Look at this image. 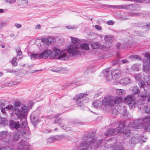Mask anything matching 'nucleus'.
<instances>
[{"instance_id": "nucleus-36", "label": "nucleus", "mask_w": 150, "mask_h": 150, "mask_svg": "<svg viewBox=\"0 0 150 150\" xmlns=\"http://www.w3.org/2000/svg\"><path fill=\"white\" fill-rule=\"evenodd\" d=\"M7 122L5 119L4 118L0 117V124L5 125Z\"/></svg>"}, {"instance_id": "nucleus-51", "label": "nucleus", "mask_w": 150, "mask_h": 150, "mask_svg": "<svg viewBox=\"0 0 150 150\" xmlns=\"http://www.w3.org/2000/svg\"><path fill=\"white\" fill-rule=\"evenodd\" d=\"M61 126L62 127V128L64 130H66L67 131L71 130L70 129L69 127H65L64 126L62 127V125H61Z\"/></svg>"}, {"instance_id": "nucleus-38", "label": "nucleus", "mask_w": 150, "mask_h": 150, "mask_svg": "<svg viewBox=\"0 0 150 150\" xmlns=\"http://www.w3.org/2000/svg\"><path fill=\"white\" fill-rule=\"evenodd\" d=\"M131 59H141L140 57L137 55H132L130 57Z\"/></svg>"}, {"instance_id": "nucleus-62", "label": "nucleus", "mask_w": 150, "mask_h": 150, "mask_svg": "<svg viewBox=\"0 0 150 150\" xmlns=\"http://www.w3.org/2000/svg\"><path fill=\"white\" fill-rule=\"evenodd\" d=\"M120 44L119 43H117V46L118 48H119L120 46Z\"/></svg>"}, {"instance_id": "nucleus-54", "label": "nucleus", "mask_w": 150, "mask_h": 150, "mask_svg": "<svg viewBox=\"0 0 150 150\" xmlns=\"http://www.w3.org/2000/svg\"><path fill=\"white\" fill-rule=\"evenodd\" d=\"M121 61L123 64L127 63L128 62V60L127 59H125L124 60H122Z\"/></svg>"}, {"instance_id": "nucleus-57", "label": "nucleus", "mask_w": 150, "mask_h": 150, "mask_svg": "<svg viewBox=\"0 0 150 150\" xmlns=\"http://www.w3.org/2000/svg\"><path fill=\"white\" fill-rule=\"evenodd\" d=\"M111 141L114 142L115 144H116L115 142H116V143H117V140L115 138H113L112 139Z\"/></svg>"}, {"instance_id": "nucleus-32", "label": "nucleus", "mask_w": 150, "mask_h": 150, "mask_svg": "<svg viewBox=\"0 0 150 150\" xmlns=\"http://www.w3.org/2000/svg\"><path fill=\"white\" fill-rule=\"evenodd\" d=\"M14 105L15 106L14 110L16 108H18V107H20L21 105V103L18 101H16L14 104Z\"/></svg>"}, {"instance_id": "nucleus-64", "label": "nucleus", "mask_w": 150, "mask_h": 150, "mask_svg": "<svg viewBox=\"0 0 150 150\" xmlns=\"http://www.w3.org/2000/svg\"><path fill=\"white\" fill-rule=\"evenodd\" d=\"M149 98L148 99V102H150V96L149 97Z\"/></svg>"}, {"instance_id": "nucleus-49", "label": "nucleus", "mask_w": 150, "mask_h": 150, "mask_svg": "<svg viewBox=\"0 0 150 150\" xmlns=\"http://www.w3.org/2000/svg\"><path fill=\"white\" fill-rule=\"evenodd\" d=\"M95 27L96 29L97 30H101L102 29L101 27H100L98 25H95Z\"/></svg>"}, {"instance_id": "nucleus-22", "label": "nucleus", "mask_w": 150, "mask_h": 150, "mask_svg": "<svg viewBox=\"0 0 150 150\" xmlns=\"http://www.w3.org/2000/svg\"><path fill=\"white\" fill-rule=\"evenodd\" d=\"M81 49L83 50H89V45L88 44L83 43L81 46L79 45Z\"/></svg>"}, {"instance_id": "nucleus-11", "label": "nucleus", "mask_w": 150, "mask_h": 150, "mask_svg": "<svg viewBox=\"0 0 150 150\" xmlns=\"http://www.w3.org/2000/svg\"><path fill=\"white\" fill-rule=\"evenodd\" d=\"M145 57L147 58L143 65L144 70L146 72L148 71L150 66V54L147 53L145 54Z\"/></svg>"}, {"instance_id": "nucleus-39", "label": "nucleus", "mask_w": 150, "mask_h": 150, "mask_svg": "<svg viewBox=\"0 0 150 150\" xmlns=\"http://www.w3.org/2000/svg\"><path fill=\"white\" fill-rule=\"evenodd\" d=\"M7 134V132L5 131H3L0 132V137H5Z\"/></svg>"}, {"instance_id": "nucleus-26", "label": "nucleus", "mask_w": 150, "mask_h": 150, "mask_svg": "<svg viewBox=\"0 0 150 150\" xmlns=\"http://www.w3.org/2000/svg\"><path fill=\"white\" fill-rule=\"evenodd\" d=\"M114 150H123V148L120 143H118L117 145L114 146Z\"/></svg>"}, {"instance_id": "nucleus-8", "label": "nucleus", "mask_w": 150, "mask_h": 150, "mask_svg": "<svg viewBox=\"0 0 150 150\" xmlns=\"http://www.w3.org/2000/svg\"><path fill=\"white\" fill-rule=\"evenodd\" d=\"M142 126H143V125H142V124L140 123V120L137 119L134 120L132 123L129 124L128 126H125L126 128H124V129H127L126 130H125L126 131V133L127 131H129L130 133V132L129 131V130H132L133 129H141L142 127Z\"/></svg>"}, {"instance_id": "nucleus-42", "label": "nucleus", "mask_w": 150, "mask_h": 150, "mask_svg": "<svg viewBox=\"0 0 150 150\" xmlns=\"http://www.w3.org/2000/svg\"><path fill=\"white\" fill-rule=\"evenodd\" d=\"M134 77L137 81H139L141 79V75L139 74L135 75Z\"/></svg>"}, {"instance_id": "nucleus-41", "label": "nucleus", "mask_w": 150, "mask_h": 150, "mask_svg": "<svg viewBox=\"0 0 150 150\" xmlns=\"http://www.w3.org/2000/svg\"><path fill=\"white\" fill-rule=\"evenodd\" d=\"M122 6V8H129L132 7V4H130L129 5H124L122 6Z\"/></svg>"}, {"instance_id": "nucleus-37", "label": "nucleus", "mask_w": 150, "mask_h": 150, "mask_svg": "<svg viewBox=\"0 0 150 150\" xmlns=\"http://www.w3.org/2000/svg\"><path fill=\"white\" fill-rule=\"evenodd\" d=\"M139 69V66L138 65L135 64L132 67V69L133 71H138Z\"/></svg>"}, {"instance_id": "nucleus-34", "label": "nucleus", "mask_w": 150, "mask_h": 150, "mask_svg": "<svg viewBox=\"0 0 150 150\" xmlns=\"http://www.w3.org/2000/svg\"><path fill=\"white\" fill-rule=\"evenodd\" d=\"M118 111L116 109H114L112 110V116L113 117H115L117 115Z\"/></svg>"}, {"instance_id": "nucleus-15", "label": "nucleus", "mask_w": 150, "mask_h": 150, "mask_svg": "<svg viewBox=\"0 0 150 150\" xmlns=\"http://www.w3.org/2000/svg\"><path fill=\"white\" fill-rule=\"evenodd\" d=\"M141 140V137L140 136H136L132 137L130 141L131 144H134L138 143Z\"/></svg>"}, {"instance_id": "nucleus-47", "label": "nucleus", "mask_w": 150, "mask_h": 150, "mask_svg": "<svg viewBox=\"0 0 150 150\" xmlns=\"http://www.w3.org/2000/svg\"><path fill=\"white\" fill-rule=\"evenodd\" d=\"M119 63H120V61L118 59H117L115 60L112 62V64L113 65H115L117 64H118Z\"/></svg>"}, {"instance_id": "nucleus-53", "label": "nucleus", "mask_w": 150, "mask_h": 150, "mask_svg": "<svg viewBox=\"0 0 150 150\" xmlns=\"http://www.w3.org/2000/svg\"><path fill=\"white\" fill-rule=\"evenodd\" d=\"M6 2H9L10 3H14L15 0H5Z\"/></svg>"}, {"instance_id": "nucleus-59", "label": "nucleus", "mask_w": 150, "mask_h": 150, "mask_svg": "<svg viewBox=\"0 0 150 150\" xmlns=\"http://www.w3.org/2000/svg\"><path fill=\"white\" fill-rule=\"evenodd\" d=\"M66 27L68 29H72L73 28L72 27H71L70 26H66Z\"/></svg>"}, {"instance_id": "nucleus-18", "label": "nucleus", "mask_w": 150, "mask_h": 150, "mask_svg": "<svg viewBox=\"0 0 150 150\" xmlns=\"http://www.w3.org/2000/svg\"><path fill=\"white\" fill-rule=\"evenodd\" d=\"M111 97L109 96H107L104 98V99L103 101V103L105 105L109 104L111 100Z\"/></svg>"}, {"instance_id": "nucleus-28", "label": "nucleus", "mask_w": 150, "mask_h": 150, "mask_svg": "<svg viewBox=\"0 0 150 150\" xmlns=\"http://www.w3.org/2000/svg\"><path fill=\"white\" fill-rule=\"evenodd\" d=\"M138 97L140 98V99L139 100L138 102V103H139L142 100H146V98H147L148 97L145 94L144 95H142V96H138Z\"/></svg>"}, {"instance_id": "nucleus-63", "label": "nucleus", "mask_w": 150, "mask_h": 150, "mask_svg": "<svg viewBox=\"0 0 150 150\" xmlns=\"http://www.w3.org/2000/svg\"><path fill=\"white\" fill-rule=\"evenodd\" d=\"M4 105V103L0 102V106H3Z\"/></svg>"}, {"instance_id": "nucleus-56", "label": "nucleus", "mask_w": 150, "mask_h": 150, "mask_svg": "<svg viewBox=\"0 0 150 150\" xmlns=\"http://www.w3.org/2000/svg\"><path fill=\"white\" fill-rule=\"evenodd\" d=\"M135 1L138 2L142 3L144 2V0H134Z\"/></svg>"}, {"instance_id": "nucleus-43", "label": "nucleus", "mask_w": 150, "mask_h": 150, "mask_svg": "<svg viewBox=\"0 0 150 150\" xmlns=\"http://www.w3.org/2000/svg\"><path fill=\"white\" fill-rule=\"evenodd\" d=\"M17 56H21L22 55V52L21 50L19 49L16 50Z\"/></svg>"}, {"instance_id": "nucleus-7", "label": "nucleus", "mask_w": 150, "mask_h": 150, "mask_svg": "<svg viewBox=\"0 0 150 150\" xmlns=\"http://www.w3.org/2000/svg\"><path fill=\"white\" fill-rule=\"evenodd\" d=\"M29 107L26 105L22 106L20 109L16 108L14 111V114L16 116L18 119H22L23 122L24 121V119H26L24 117L28 112Z\"/></svg>"}, {"instance_id": "nucleus-40", "label": "nucleus", "mask_w": 150, "mask_h": 150, "mask_svg": "<svg viewBox=\"0 0 150 150\" xmlns=\"http://www.w3.org/2000/svg\"><path fill=\"white\" fill-rule=\"evenodd\" d=\"M77 104L78 106V107H81V109H83L84 108L83 103L82 102H78L77 103Z\"/></svg>"}, {"instance_id": "nucleus-17", "label": "nucleus", "mask_w": 150, "mask_h": 150, "mask_svg": "<svg viewBox=\"0 0 150 150\" xmlns=\"http://www.w3.org/2000/svg\"><path fill=\"white\" fill-rule=\"evenodd\" d=\"M102 103L99 100H94L92 103V105L95 108H99L101 106Z\"/></svg>"}, {"instance_id": "nucleus-14", "label": "nucleus", "mask_w": 150, "mask_h": 150, "mask_svg": "<svg viewBox=\"0 0 150 150\" xmlns=\"http://www.w3.org/2000/svg\"><path fill=\"white\" fill-rule=\"evenodd\" d=\"M130 79L128 78H125L122 79L120 81L116 82V83H115L116 84H117L119 83L123 85H126L130 83Z\"/></svg>"}, {"instance_id": "nucleus-25", "label": "nucleus", "mask_w": 150, "mask_h": 150, "mask_svg": "<svg viewBox=\"0 0 150 150\" xmlns=\"http://www.w3.org/2000/svg\"><path fill=\"white\" fill-rule=\"evenodd\" d=\"M122 98L121 97L116 96L114 98V103H116L119 104L122 102Z\"/></svg>"}, {"instance_id": "nucleus-44", "label": "nucleus", "mask_w": 150, "mask_h": 150, "mask_svg": "<svg viewBox=\"0 0 150 150\" xmlns=\"http://www.w3.org/2000/svg\"><path fill=\"white\" fill-rule=\"evenodd\" d=\"M61 120L60 119L57 118L54 121V123H58L59 125H60L61 123Z\"/></svg>"}, {"instance_id": "nucleus-52", "label": "nucleus", "mask_w": 150, "mask_h": 150, "mask_svg": "<svg viewBox=\"0 0 150 150\" xmlns=\"http://www.w3.org/2000/svg\"><path fill=\"white\" fill-rule=\"evenodd\" d=\"M8 143L9 141H8L6 139H4V144H6Z\"/></svg>"}, {"instance_id": "nucleus-46", "label": "nucleus", "mask_w": 150, "mask_h": 150, "mask_svg": "<svg viewBox=\"0 0 150 150\" xmlns=\"http://www.w3.org/2000/svg\"><path fill=\"white\" fill-rule=\"evenodd\" d=\"M123 115L125 117L127 116L128 115V112H127L126 110H125L122 112Z\"/></svg>"}, {"instance_id": "nucleus-3", "label": "nucleus", "mask_w": 150, "mask_h": 150, "mask_svg": "<svg viewBox=\"0 0 150 150\" xmlns=\"http://www.w3.org/2000/svg\"><path fill=\"white\" fill-rule=\"evenodd\" d=\"M102 141V140H97L95 138L92 139L89 138L82 142L79 147H75L73 150H91L100 146Z\"/></svg>"}, {"instance_id": "nucleus-6", "label": "nucleus", "mask_w": 150, "mask_h": 150, "mask_svg": "<svg viewBox=\"0 0 150 150\" xmlns=\"http://www.w3.org/2000/svg\"><path fill=\"white\" fill-rule=\"evenodd\" d=\"M139 91V88L135 86L132 90V95H128L125 98L124 102L128 105L130 108H134L137 105V102L135 100L134 96L138 93Z\"/></svg>"}, {"instance_id": "nucleus-20", "label": "nucleus", "mask_w": 150, "mask_h": 150, "mask_svg": "<svg viewBox=\"0 0 150 150\" xmlns=\"http://www.w3.org/2000/svg\"><path fill=\"white\" fill-rule=\"evenodd\" d=\"M104 40L105 43H111L113 41V38L112 36L109 35H107L105 36V37Z\"/></svg>"}, {"instance_id": "nucleus-58", "label": "nucleus", "mask_w": 150, "mask_h": 150, "mask_svg": "<svg viewBox=\"0 0 150 150\" xmlns=\"http://www.w3.org/2000/svg\"><path fill=\"white\" fill-rule=\"evenodd\" d=\"M5 108H2L1 109V112L3 113H5Z\"/></svg>"}, {"instance_id": "nucleus-61", "label": "nucleus", "mask_w": 150, "mask_h": 150, "mask_svg": "<svg viewBox=\"0 0 150 150\" xmlns=\"http://www.w3.org/2000/svg\"><path fill=\"white\" fill-rule=\"evenodd\" d=\"M107 72L108 73V71H107V70H104L103 71V73L105 75V73Z\"/></svg>"}, {"instance_id": "nucleus-2", "label": "nucleus", "mask_w": 150, "mask_h": 150, "mask_svg": "<svg viewBox=\"0 0 150 150\" xmlns=\"http://www.w3.org/2000/svg\"><path fill=\"white\" fill-rule=\"evenodd\" d=\"M23 122L22 125H21L19 122H16L13 120L10 121V125L11 127L15 128L17 130L16 132L13 133L12 136L13 139L15 141L18 140L24 134L26 133V131L25 129L27 126V122L25 119Z\"/></svg>"}, {"instance_id": "nucleus-5", "label": "nucleus", "mask_w": 150, "mask_h": 150, "mask_svg": "<svg viewBox=\"0 0 150 150\" xmlns=\"http://www.w3.org/2000/svg\"><path fill=\"white\" fill-rule=\"evenodd\" d=\"M125 122L123 121L121 123L119 124L118 126L117 127L116 129H109L105 133L106 136L109 135H115L116 134H120L123 133V135L125 137H128L129 135V131H127L126 133L125 130L124 128H126V127L124 126Z\"/></svg>"}, {"instance_id": "nucleus-13", "label": "nucleus", "mask_w": 150, "mask_h": 150, "mask_svg": "<svg viewBox=\"0 0 150 150\" xmlns=\"http://www.w3.org/2000/svg\"><path fill=\"white\" fill-rule=\"evenodd\" d=\"M121 72L118 70L113 71L112 73V77L113 79H117L120 77Z\"/></svg>"}, {"instance_id": "nucleus-35", "label": "nucleus", "mask_w": 150, "mask_h": 150, "mask_svg": "<svg viewBox=\"0 0 150 150\" xmlns=\"http://www.w3.org/2000/svg\"><path fill=\"white\" fill-rule=\"evenodd\" d=\"M6 109L8 110H14V107L12 105H9L6 107Z\"/></svg>"}, {"instance_id": "nucleus-48", "label": "nucleus", "mask_w": 150, "mask_h": 150, "mask_svg": "<svg viewBox=\"0 0 150 150\" xmlns=\"http://www.w3.org/2000/svg\"><path fill=\"white\" fill-rule=\"evenodd\" d=\"M114 23V22L113 21H109L107 22V24L109 25H112Z\"/></svg>"}, {"instance_id": "nucleus-30", "label": "nucleus", "mask_w": 150, "mask_h": 150, "mask_svg": "<svg viewBox=\"0 0 150 150\" xmlns=\"http://www.w3.org/2000/svg\"><path fill=\"white\" fill-rule=\"evenodd\" d=\"M31 59L33 60L36 59H40V54H32L31 56Z\"/></svg>"}, {"instance_id": "nucleus-45", "label": "nucleus", "mask_w": 150, "mask_h": 150, "mask_svg": "<svg viewBox=\"0 0 150 150\" xmlns=\"http://www.w3.org/2000/svg\"><path fill=\"white\" fill-rule=\"evenodd\" d=\"M0 150H12V149L6 147L0 148Z\"/></svg>"}, {"instance_id": "nucleus-12", "label": "nucleus", "mask_w": 150, "mask_h": 150, "mask_svg": "<svg viewBox=\"0 0 150 150\" xmlns=\"http://www.w3.org/2000/svg\"><path fill=\"white\" fill-rule=\"evenodd\" d=\"M64 137V136H56L48 138L47 139V142L48 143H51L54 141L60 140Z\"/></svg>"}, {"instance_id": "nucleus-9", "label": "nucleus", "mask_w": 150, "mask_h": 150, "mask_svg": "<svg viewBox=\"0 0 150 150\" xmlns=\"http://www.w3.org/2000/svg\"><path fill=\"white\" fill-rule=\"evenodd\" d=\"M141 122L144 130L150 132V116L142 118Z\"/></svg>"}, {"instance_id": "nucleus-10", "label": "nucleus", "mask_w": 150, "mask_h": 150, "mask_svg": "<svg viewBox=\"0 0 150 150\" xmlns=\"http://www.w3.org/2000/svg\"><path fill=\"white\" fill-rule=\"evenodd\" d=\"M144 79L147 83V86L145 84V83L143 81L140 82L139 86L141 88L142 87L143 88L145 92L150 91V85L148 84V83H150V76H145Z\"/></svg>"}, {"instance_id": "nucleus-27", "label": "nucleus", "mask_w": 150, "mask_h": 150, "mask_svg": "<svg viewBox=\"0 0 150 150\" xmlns=\"http://www.w3.org/2000/svg\"><path fill=\"white\" fill-rule=\"evenodd\" d=\"M116 93L118 95H123L125 93V91L124 90L118 89L116 90Z\"/></svg>"}, {"instance_id": "nucleus-31", "label": "nucleus", "mask_w": 150, "mask_h": 150, "mask_svg": "<svg viewBox=\"0 0 150 150\" xmlns=\"http://www.w3.org/2000/svg\"><path fill=\"white\" fill-rule=\"evenodd\" d=\"M17 59L16 57H13L11 61V64L13 66H16L18 64L17 62H16Z\"/></svg>"}, {"instance_id": "nucleus-33", "label": "nucleus", "mask_w": 150, "mask_h": 150, "mask_svg": "<svg viewBox=\"0 0 150 150\" xmlns=\"http://www.w3.org/2000/svg\"><path fill=\"white\" fill-rule=\"evenodd\" d=\"M54 41V39L52 37L48 38V44H53Z\"/></svg>"}, {"instance_id": "nucleus-19", "label": "nucleus", "mask_w": 150, "mask_h": 150, "mask_svg": "<svg viewBox=\"0 0 150 150\" xmlns=\"http://www.w3.org/2000/svg\"><path fill=\"white\" fill-rule=\"evenodd\" d=\"M87 94L86 93H81L75 96L73 99L74 100H78L86 96Z\"/></svg>"}, {"instance_id": "nucleus-60", "label": "nucleus", "mask_w": 150, "mask_h": 150, "mask_svg": "<svg viewBox=\"0 0 150 150\" xmlns=\"http://www.w3.org/2000/svg\"><path fill=\"white\" fill-rule=\"evenodd\" d=\"M145 27L146 28H150V23L148 25H147L146 26H145Z\"/></svg>"}, {"instance_id": "nucleus-4", "label": "nucleus", "mask_w": 150, "mask_h": 150, "mask_svg": "<svg viewBox=\"0 0 150 150\" xmlns=\"http://www.w3.org/2000/svg\"><path fill=\"white\" fill-rule=\"evenodd\" d=\"M71 39L72 44L69 46L67 51L64 50L62 51L64 52L68 55V57H65V58H69L71 56L81 54L79 40L74 38H71Z\"/></svg>"}, {"instance_id": "nucleus-23", "label": "nucleus", "mask_w": 150, "mask_h": 150, "mask_svg": "<svg viewBox=\"0 0 150 150\" xmlns=\"http://www.w3.org/2000/svg\"><path fill=\"white\" fill-rule=\"evenodd\" d=\"M18 3H19L20 5L24 7L28 5V0H19Z\"/></svg>"}, {"instance_id": "nucleus-1", "label": "nucleus", "mask_w": 150, "mask_h": 150, "mask_svg": "<svg viewBox=\"0 0 150 150\" xmlns=\"http://www.w3.org/2000/svg\"><path fill=\"white\" fill-rule=\"evenodd\" d=\"M52 49V52L50 49L46 48L45 50L40 54V58L46 59L50 56L51 59H60L68 57L65 52L61 51L55 47H53Z\"/></svg>"}, {"instance_id": "nucleus-50", "label": "nucleus", "mask_w": 150, "mask_h": 150, "mask_svg": "<svg viewBox=\"0 0 150 150\" xmlns=\"http://www.w3.org/2000/svg\"><path fill=\"white\" fill-rule=\"evenodd\" d=\"M14 26L16 27L17 28H20L21 27L22 25L21 24L18 23H15L14 24Z\"/></svg>"}, {"instance_id": "nucleus-55", "label": "nucleus", "mask_w": 150, "mask_h": 150, "mask_svg": "<svg viewBox=\"0 0 150 150\" xmlns=\"http://www.w3.org/2000/svg\"><path fill=\"white\" fill-rule=\"evenodd\" d=\"M41 26L40 25H36L35 27L36 29H40L41 28Z\"/></svg>"}, {"instance_id": "nucleus-16", "label": "nucleus", "mask_w": 150, "mask_h": 150, "mask_svg": "<svg viewBox=\"0 0 150 150\" xmlns=\"http://www.w3.org/2000/svg\"><path fill=\"white\" fill-rule=\"evenodd\" d=\"M41 40L42 42H43V44L45 43V44L41 45L40 47V49L41 50H44L46 48H47L46 44H48V38H42Z\"/></svg>"}, {"instance_id": "nucleus-21", "label": "nucleus", "mask_w": 150, "mask_h": 150, "mask_svg": "<svg viewBox=\"0 0 150 150\" xmlns=\"http://www.w3.org/2000/svg\"><path fill=\"white\" fill-rule=\"evenodd\" d=\"M140 106H138L139 108L140 109H141L142 108L143 109L144 111L148 113H150V107H148L147 105L144 106L143 108V105L142 104L139 105Z\"/></svg>"}, {"instance_id": "nucleus-24", "label": "nucleus", "mask_w": 150, "mask_h": 150, "mask_svg": "<svg viewBox=\"0 0 150 150\" xmlns=\"http://www.w3.org/2000/svg\"><path fill=\"white\" fill-rule=\"evenodd\" d=\"M31 119L33 123L35 124L36 123H37L39 122L38 117H34L33 116V114L31 115Z\"/></svg>"}, {"instance_id": "nucleus-29", "label": "nucleus", "mask_w": 150, "mask_h": 150, "mask_svg": "<svg viewBox=\"0 0 150 150\" xmlns=\"http://www.w3.org/2000/svg\"><path fill=\"white\" fill-rule=\"evenodd\" d=\"M93 49H95L98 48L100 47V44L97 42H93L91 44Z\"/></svg>"}]
</instances>
